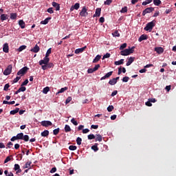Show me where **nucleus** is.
Instances as JSON below:
<instances>
[{"label":"nucleus","mask_w":176,"mask_h":176,"mask_svg":"<svg viewBox=\"0 0 176 176\" xmlns=\"http://www.w3.org/2000/svg\"><path fill=\"white\" fill-rule=\"evenodd\" d=\"M134 49H135V47H132L129 49H125L120 52L121 56H129V54H131L134 53Z\"/></svg>","instance_id":"1"},{"label":"nucleus","mask_w":176,"mask_h":176,"mask_svg":"<svg viewBox=\"0 0 176 176\" xmlns=\"http://www.w3.org/2000/svg\"><path fill=\"white\" fill-rule=\"evenodd\" d=\"M155 21H153L151 22H149L146 24V27L144 28L145 31H148V32H151L152 30H153V27H155Z\"/></svg>","instance_id":"2"},{"label":"nucleus","mask_w":176,"mask_h":176,"mask_svg":"<svg viewBox=\"0 0 176 176\" xmlns=\"http://www.w3.org/2000/svg\"><path fill=\"white\" fill-rule=\"evenodd\" d=\"M50 61V58H47L46 56L44 57L43 59L39 60L38 64L39 65H41V67L43 65H47L48 63Z\"/></svg>","instance_id":"3"},{"label":"nucleus","mask_w":176,"mask_h":176,"mask_svg":"<svg viewBox=\"0 0 176 176\" xmlns=\"http://www.w3.org/2000/svg\"><path fill=\"white\" fill-rule=\"evenodd\" d=\"M13 68V66L12 65H9L7 68L3 72V75L8 76L12 74V69Z\"/></svg>","instance_id":"4"},{"label":"nucleus","mask_w":176,"mask_h":176,"mask_svg":"<svg viewBox=\"0 0 176 176\" xmlns=\"http://www.w3.org/2000/svg\"><path fill=\"white\" fill-rule=\"evenodd\" d=\"M28 69H30V68H28V67H23L22 69H21L18 72H17V75L20 76V75H25V74H27V71H28Z\"/></svg>","instance_id":"5"},{"label":"nucleus","mask_w":176,"mask_h":176,"mask_svg":"<svg viewBox=\"0 0 176 176\" xmlns=\"http://www.w3.org/2000/svg\"><path fill=\"white\" fill-rule=\"evenodd\" d=\"M155 10V8L153 7H149L146 8L142 12V16H145L147 13H152Z\"/></svg>","instance_id":"6"},{"label":"nucleus","mask_w":176,"mask_h":176,"mask_svg":"<svg viewBox=\"0 0 176 176\" xmlns=\"http://www.w3.org/2000/svg\"><path fill=\"white\" fill-rule=\"evenodd\" d=\"M53 67H54V64H53L52 62H48L47 65L42 66V69H43V71H46V69H48V68H53Z\"/></svg>","instance_id":"7"},{"label":"nucleus","mask_w":176,"mask_h":176,"mask_svg":"<svg viewBox=\"0 0 176 176\" xmlns=\"http://www.w3.org/2000/svg\"><path fill=\"white\" fill-rule=\"evenodd\" d=\"M41 124L43 127H49V126H52L53 123H52L50 121L44 120L41 122Z\"/></svg>","instance_id":"8"},{"label":"nucleus","mask_w":176,"mask_h":176,"mask_svg":"<svg viewBox=\"0 0 176 176\" xmlns=\"http://www.w3.org/2000/svg\"><path fill=\"white\" fill-rule=\"evenodd\" d=\"M89 13L87 12V9H86V7H83L81 12H80V16L82 17H86Z\"/></svg>","instance_id":"9"},{"label":"nucleus","mask_w":176,"mask_h":176,"mask_svg":"<svg viewBox=\"0 0 176 176\" xmlns=\"http://www.w3.org/2000/svg\"><path fill=\"white\" fill-rule=\"evenodd\" d=\"M135 60V57L131 56L130 58H128V61L126 64V67L131 65V64H133V63H134Z\"/></svg>","instance_id":"10"},{"label":"nucleus","mask_w":176,"mask_h":176,"mask_svg":"<svg viewBox=\"0 0 176 176\" xmlns=\"http://www.w3.org/2000/svg\"><path fill=\"white\" fill-rule=\"evenodd\" d=\"M1 21L3 22L5 20H9V15L6 14H1L0 16Z\"/></svg>","instance_id":"11"},{"label":"nucleus","mask_w":176,"mask_h":176,"mask_svg":"<svg viewBox=\"0 0 176 176\" xmlns=\"http://www.w3.org/2000/svg\"><path fill=\"white\" fill-rule=\"evenodd\" d=\"M112 74H113V72H109L107 74H106L103 77L100 78V80H104L108 78H110V76H112Z\"/></svg>","instance_id":"12"},{"label":"nucleus","mask_w":176,"mask_h":176,"mask_svg":"<svg viewBox=\"0 0 176 176\" xmlns=\"http://www.w3.org/2000/svg\"><path fill=\"white\" fill-rule=\"evenodd\" d=\"M14 171H16V174L21 173V169L20 168V165L19 164H15L14 167Z\"/></svg>","instance_id":"13"},{"label":"nucleus","mask_w":176,"mask_h":176,"mask_svg":"<svg viewBox=\"0 0 176 176\" xmlns=\"http://www.w3.org/2000/svg\"><path fill=\"white\" fill-rule=\"evenodd\" d=\"M3 52L4 53H9V44L8 43H6L3 46Z\"/></svg>","instance_id":"14"},{"label":"nucleus","mask_w":176,"mask_h":176,"mask_svg":"<svg viewBox=\"0 0 176 176\" xmlns=\"http://www.w3.org/2000/svg\"><path fill=\"white\" fill-rule=\"evenodd\" d=\"M101 16V8H96L95 14H94V17H100Z\"/></svg>","instance_id":"15"},{"label":"nucleus","mask_w":176,"mask_h":176,"mask_svg":"<svg viewBox=\"0 0 176 176\" xmlns=\"http://www.w3.org/2000/svg\"><path fill=\"white\" fill-rule=\"evenodd\" d=\"M39 50H41V48L39 47V46H38V44H36L34 48H32L30 50V52H32L33 53H38Z\"/></svg>","instance_id":"16"},{"label":"nucleus","mask_w":176,"mask_h":176,"mask_svg":"<svg viewBox=\"0 0 176 176\" xmlns=\"http://www.w3.org/2000/svg\"><path fill=\"white\" fill-rule=\"evenodd\" d=\"M155 51L158 53V54H162L164 52V49L162 47H157L155 48Z\"/></svg>","instance_id":"17"},{"label":"nucleus","mask_w":176,"mask_h":176,"mask_svg":"<svg viewBox=\"0 0 176 176\" xmlns=\"http://www.w3.org/2000/svg\"><path fill=\"white\" fill-rule=\"evenodd\" d=\"M52 6H53L54 8H56V11L60 10V4H58V3H56V1H53V2L52 3Z\"/></svg>","instance_id":"18"},{"label":"nucleus","mask_w":176,"mask_h":176,"mask_svg":"<svg viewBox=\"0 0 176 176\" xmlns=\"http://www.w3.org/2000/svg\"><path fill=\"white\" fill-rule=\"evenodd\" d=\"M148 39V36L146 34H142L140 36L138 41L139 42H142V41H146Z\"/></svg>","instance_id":"19"},{"label":"nucleus","mask_w":176,"mask_h":176,"mask_svg":"<svg viewBox=\"0 0 176 176\" xmlns=\"http://www.w3.org/2000/svg\"><path fill=\"white\" fill-rule=\"evenodd\" d=\"M19 25L22 30H24V28H25V22H24V21L19 20Z\"/></svg>","instance_id":"20"},{"label":"nucleus","mask_w":176,"mask_h":176,"mask_svg":"<svg viewBox=\"0 0 176 176\" xmlns=\"http://www.w3.org/2000/svg\"><path fill=\"white\" fill-rule=\"evenodd\" d=\"M67 90H68V87H65L63 88H61L58 92H56V95H58L61 93H64V91H67Z\"/></svg>","instance_id":"21"},{"label":"nucleus","mask_w":176,"mask_h":176,"mask_svg":"<svg viewBox=\"0 0 176 176\" xmlns=\"http://www.w3.org/2000/svg\"><path fill=\"white\" fill-rule=\"evenodd\" d=\"M50 20H52V17H47L44 21H41V24H43L44 25H46V24L49 23Z\"/></svg>","instance_id":"22"},{"label":"nucleus","mask_w":176,"mask_h":176,"mask_svg":"<svg viewBox=\"0 0 176 176\" xmlns=\"http://www.w3.org/2000/svg\"><path fill=\"white\" fill-rule=\"evenodd\" d=\"M96 142L99 141V142H101V141H102V135L100 134H96Z\"/></svg>","instance_id":"23"},{"label":"nucleus","mask_w":176,"mask_h":176,"mask_svg":"<svg viewBox=\"0 0 176 176\" xmlns=\"http://www.w3.org/2000/svg\"><path fill=\"white\" fill-rule=\"evenodd\" d=\"M100 60H101V56L97 55L93 60L94 64H96V63H98Z\"/></svg>","instance_id":"24"},{"label":"nucleus","mask_w":176,"mask_h":176,"mask_svg":"<svg viewBox=\"0 0 176 176\" xmlns=\"http://www.w3.org/2000/svg\"><path fill=\"white\" fill-rule=\"evenodd\" d=\"M85 49H86V47L76 50H75L76 54H79V53H82V52H83Z\"/></svg>","instance_id":"25"},{"label":"nucleus","mask_w":176,"mask_h":176,"mask_svg":"<svg viewBox=\"0 0 176 176\" xmlns=\"http://www.w3.org/2000/svg\"><path fill=\"white\" fill-rule=\"evenodd\" d=\"M116 83L118 82H116V80L115 78H113L109 81V85H111V86H113L116 85Z\"/></svg>","instance_id":"26"},{"label":"nucleus","mask_w":176,"mask_h":176,"mask_svg":"<svg viewBox=\"0 0 176 176\" xmlns=\"http://www.w3.org/2000/svg\"><path fill=\"white\" fill-rule=\"evenodd\" d=\"M124 59H121L118 61H116L114 64L115 65H122V64H124Z\"/></svg>","instance_id":"27"},{"label":"nucleus","mask_w":176,"mask_h":176,"mask_svg":"<svg viewBox=\"0 0 176 176\" xmlns=\"http://www.w3.org/2000/svg\"><path fill=\"white\" fill-rule=\"evenodd\" d=\"M10 19H11V20H16V19H17V14L16 13H11Z\"/></svg>","instance_id":"28"},{"label":"nucleus","mask_w":176,"mask_h":176,"mask_svg":"<svg viewBox=\"0 0 176 176\" xmlns=\"http://www.w3.org/2000/svg\"><path fill=\"white\" fill-rule=\"evenodd\" d=\"M27 49V45H21L17 49V52H23V50H25Z\"/></svg>","instance_id":"29"},{"label":"nucleus","mask_w":176,"mask_h":176,"mask_svg":"<svg viewBox=\"0 0 176 176\" xmlns=\"http://www.w3.org/2000/svg\"><path fill=\"white\" fill-rule=\"evenodd\" d=\"M19 111H20L19 108H16L14 110H12L10 113V115H16V113H17L19 112Z\"/></svg>","instance_id":"30"},{"label":"nucleus","mask_w":176,"mask_h":176,"mask_svg":"<svg viewBox=\"0 0 176 176\" xmlns=\"http://www.w3.org/2000/svg\"><path fill=\"white\" fill-rule=\"evenodd\" d=\"M98 144L96 143L94 146H91V149L94 151V152H97L98 151Z\"/></svg>","instance_id":"31"},{"label":"nucleus","mask_w":176,"mask_h":176,"mask_svg":"<svg viewBox=\"0 0 176 176\" xmlns=\"http://www.w3.org/2000/svg\"><path fill=\"white\" fill-rule=\"evenodd\" d=\"M50 91V88L49 87H45L43 89V94H47V93H49Z\"/></svg>","instance_id":"32"},{"label":"nucleus","mask_w":176,"mask_h":176,"mask_svg":"<svg viewBox=\"0 0 176 176\" xmlns=\"http://www.w3.org/2000/svg\"><path fill=\"white\" fill-rule=\"evenodd\" d=\"M49 135V131L45 130L41 133V137H47Z\"/></svg>","instance_id":"33"},{"label":"nucleus","mask_w":176,"mask_h":176,"mask_svg":"<svg viewBox=\"0 0 176 176\" xmlns=\"http://www.w3.org/2000/svg\"><path fill=\"white\" fill-rule=\"evenodd\" d=\"M23 137H24V133H18V134L16 135V138H17L18 140H23Z\"/></svg>","instance_id":"34"},{"label":"nucleus","mask_w":176,"mask_h":176,"mask_svg":"<svg viewBox=\"0 0 176 176\" xmlns=\"http://www.w3.org/2000/svg\"><path fill=\"white\" fill-rule=\"evenodd\" d=\"M16 102L14 100L11 101V102H8L7 100H3V104H8V105H13V104H15Z\"/></svg>","instance_id":"35"},{"label":"nucleus","mask_w":176,"mask_h":176,"mask_svg":"<svg viewBox=\"0 0 176 176\" xmlns=\"http://www.w3.org/2000/svg\"><path fill=\"white\" fill-rule=\"evenodd\" d=\"M65 133H69V131H71V127L69 126V125L66 124L65 126Z\"/></svg>","instance_id":"36"},{"label":"nucleus","mask_w":176,"mask_h":176,"mask_svg":"<svg viewBox=\"0 0 176 176\" xmlns=\"http://www.w3.org/2000/svg\"><path fill=\"white\" fill-rule=\"evenodd\" d=\"M50 54H52V48H49L45 54V57H47V58H49V56H50Z\"/></svg>","instance_id":"37"},{"label":"nucleus","mask_w":176,"mask_h":176,"mask_svg":"<svg viewBox=\"0 0 176 176\" xmlns=\"http://www.w3.org/2000/svg\"><path fill=\"white\" fill-rule=\"evenodd\" d=\"M153 3L155 6H159L162 3V1L160 0H153Z\"/></svg>","instance_id":"38"},{"label":"nucleus","mask_w":176,"mask_h":176,"mask_svg":"<svg viewBox=\"0 0 176 176\" xmlns=\"http://www.w3.org/2000/svg\"><path fill=\"white\" fill-rule=\"evenodd\" d=\"M113 36L115 37H119L120 36V34L119 33V32L118 30H116L113 33H112Z\"/></svg>","instance_id":"39"},{"label":"nucleus","mask_w":176,"mask_h":176,"mask_svg":"<svg viewBox=\"0 0 176 176\" xmlns=\"http://www.w3.org/2000/svg\"><path fill=\"white\" fill-rule=\"evenodd\" d=\"M32 164V162H26L25 166H23V168H28V167H31Z\"/></svg>","instance_id":"40"},{"label":"nucleus","mask_w":176,"mask_h":176,"mask_svg":"<svg viewBox=\"0 0 176 176\" xmlns=\"http://www.w3.org/2000/svg\"><path fill=\"white\" fill-rule=\"evenodd\" d=\"M60 133V128H57L53 131L54 135H57Z\"/></svg>","instance_id":"41"},{"label":"nucleus","mask_w":176,"mask_h":176,"mask_svg":"<svg viewBox=\"0 0 176 176\" xmlns=\"http://www.w3.org/2000/svg\"><path fill=\"white\" fill-rule=\"evenodd\" d=\"M9 87H10V85H9V83L6 84L3 88L4 91H8L9 90Z\"/></svg>","instance_id":"42"},{"label":"nucleus","mask_w":176,"mask_h":176,"mask_svg":"<svg viewBox=\"0 0 176 176\" xmlns=\"http://www.w3.org/2000/svg\"><path fill=\"white\" fill-rule=\"evenodd\" d=\"M77 148L78 147L76 146H74V145H71L69 146V151H76Z\"/></svg>","instance_id":"43"},{"label":"nucleus","mask_w":176,"mask_h":176,"mask_svg":"<svg viewBox=\"0 0 176 176\" xmlns=\"http://www.w3.org/2000/svg\"><path fill=\"white\" fill-rule=\"evenodd\" d=\"M127 47V43H124L120 47V50H123V49H126Z\"/></svg>","instance_id":"44"},{"label":"nucleus","mask_w":176,"mask_h":176,"mask_svg":"<svg viewBox=\"0 0 176 176\" xmlns=\"http://www.w3.org/2000/svg\"><path fill=\"white\" fill-rule=\"evenodd\" d=\"M23 141H25V142L30 141V136L28 135H23Z\"/></svg>","instance_id":"45"},{"label":"nucleus","mask_w":176,"mask_h":176,"mask_svg":"<svg viewBox=\"0 0 176 176\" xmlns=\"http://www.w3.org/2000/svg\"><path fill=\"white\" fill-rule=\"evenodd\" d=\"M73 7L74 8V9L76 10H78V9H79V8H80V4L79 3H76L74 4V6Z\"/></svg>","instance_id":"46"},{"label":"nucleus","mask_w":176,"mask_h":176,"mask_svg":"<svg viewBox=\"0 0 176 176\" xmlns=\"http://www.w3.org/2000/svg\"><path fill=\"white\" fill-rule=\"evenodd\" d=\"M76 142L78 145H82V139L80 137L77 138Z\"/></svg>","instance_id":"47"},{"label":"nucleus","mask_w":176,"mask_h":176,"mask_svg":"<svg viewBox=\"0 0 176 176\" xmlns=\"http://www.w3.org/2000/svg\"><path fill=\"white\" fill-rule=\"evenodd\" d=\"M12 156H8L6 160H4V164L8 163V162H10L12 160Z\"/></svg>","instance_id":"48"},{"label":"nucleus","mask_w":176,"mask_h":176,"mask_svg":"<svg viewBox=\"0 0 176 176\" xmlns=\"http://www.w3.org/2000/svg\"><path fill=\"white\" fill-rule=\"evenodd\" d=\"M109 57H111V54L107 53L103 56L102 60H105V58H109Z\"/></svg>","instance_id":"49"},{"label":"nucleus","mask_w":176,"mask_h":176,"mask_svg":"<svg viewBox=\"0 0 176 176\" xmlns=\"http://www.w3.org/2000/svg\"><path fill=\"white\" fill-rule=\"evenodd\" d=\"M121 13H127V7L125 6L124 8H122V10H120Z\"/></svg>","instance_id":"50"},{"label":"nucleus","mask_w":176,"mask_h":176,"mask_svg":"<svg viewBox=\"0 0 176 176\" xmlns=\"http://www.w3.org/2000/svg\"><path fill=\"white\" fill-rule=\"evenodd\" d=\"M71 101H72V97L69 96L65 101V104H69Z\"/></svg>","instance_id":"51"},{"label":"nucleus","mask_w":176,"mask_h":176,"mask_svg":"<svg viewBox=\"0 0 176 176\" xmlns=\"http://www.w3.org/2000/svg\"><path fill=\"white\" fill-rule=\"evenodd\" d=\"M96 138V135L94 134H90L88 135V140H94Z\"/></svg>","instance_id":"52"},{"label":"nucleus","mask_w":176,"mask_h":176,"mask_svg":"<svg viewBox=\"0 0 176 176\" xmlns=\"http://www.w3.org/2000/svg\"><path fill=\"white\" fill-rule=\"evenodd\" d=\"M47 12L48 13H50V14H53L54 13V11L53 10V8H50L47 10Z\"/></svg>","instance_id":"53"},{"label":"nucleus","mask_w":176,"mask_h":176,"mask_svg":"<svg viewBox=\"0 0 176 176\" xmlns=\"http://www.w3.org/2000/svg\"><path fill=\"white\" fill-rule=\"evenodd\" d=\"M71 122L73 123L74 124V126H78V122L76 120H75V118H72L71 120Z\"/></svg>","instance_id":"54"},{"label":"nucleus","mask_w":176,"mask_h":176,"mask_svg":"<svg viewBox=\"0 0 176 176\" xmlns=\"http://www.w3.org/2000/svg\"><path fill=\"white\" fill-rule=\"evenodd\" d=\"M19 79H21V77H20V76H16V78H14V79L13 80V82H14V83H17V82H19Z\"/></svg>","instance_id":"55"},{"label":"nucleus","mask_w":176,"mask_h":176,"mask_svg":"<svg viewBox=\"0 0 176 176\" xmlns=\"http://www.w3.org/2000/svg\"><path fill=\"white\" fill-rule=\"evenodd\" d=\"M108 112H112L113 111V107L112 105H110L107 107Z\"/></svg>","instance_id":"56"},{"label":"nucleus","mask_w":176,"mask_h":176,"mask_svg":"<svg viewBox=\"0 0 176 176\" xmlns=\"http://www.w3.org/2000/svg\"><path fill=\"white\" fill-rule=\"evenodd\" d=\"M88 74H93V72H96L94 68H89L87 70Z\"/></svg>","instance_id":"57"},{"label":"nucleus","mask_w":176,"mask_h":176,"mask_svg":"<svg viewBox=\"0 0 176 176\" xmlns=\"http://www.w3.org/2000/svg\"><path fill=\"white\" fill-rule=\"evenodd\" d=\"M19 89L20 91H25L27 90V88L24 86H21V87Z\"/></svg>","instance_id":"58"},{"label":"nucleus","mask_w":176,"mask_h":176,"mask_svg":"<svg viewBox=\"0 0 176 176\" xmlns=\"http://www.w3.org/2000/svg\"><path fill=\"white\" fill-rule=\"evenodd\" d=\"M28 79H26L23 82H22L21 86H27L28 85Z\"/></svg>","instance_id":"59"},{"label":"nucleus","mask_w":176,"mask_h":176,"mask_svg":"<svg viewBox=\"0 0 176 176\" xmlns=\"http://www.w3.org/2000/svg\"><path fill=\"white\" fill-rule=\"evenodd\" d=\"M104 5H111V3H112V0H106L105 1H104Z\"/></svg>","instance_id":"60"},{"label":"nucleus","mask_w":176,"mask_h":176,"mask_svg":"<svg viewBox=\"0 0 176 176\" xmlns=\"http://www.w3.org/2000/svg\"><path fill=\"white\" fill-rule=\"evenodd\" d=\"M56 171H57V168L54 167L51 169V170L50 171V173H51V174H53L54 173H56Z\"/></svg>","instance_id":"61"},{"label":"nucleus","mask_w":176,"mask_h":176,"mask_svg":"<svg viewBox=\"0 0 176 176\" xmlns=\"http://www.w3.org/2000/svg\"><path fill=\"white\" fill-rule=\"evenodd\" d=\"M129 79H130V78L127 77V76H125L122 78V82H129Z\"/></svg>","instance_id":"62"},{"label":"nucleus","mask_w":176,"mask_h":176,"mask_svg":"<svg viewBox=\"0 0 176 176\" xmlns=\"http://www.w3.org/2000/svg\"><path fill=\"white\" fill-rule=\"evenodd\" d=\"M100 67H101L100 64L96 65L94 68V71H98V68H100Z\"/></svg>","instance_id":"63"},{"label":"nucleus","mask_w":176,"mask_h":176,"mask_svg":"<svg viewBox=\"0 0 176 176\" xmlns=\"http://www.w3.org/2000/svg\"><path fill=\"white\" fill-rule=\"evenodd\" d=\"M7 146L8 148H12V146H13V143L12 142H9L8 144H7Z\"/></svg>","instance_id":"64"}]
</instances>
